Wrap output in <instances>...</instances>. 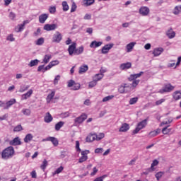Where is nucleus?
Returning <instances> with one entry per match:
<instances>
[{
    "label": "nucleus",
    "instance_id": "obj_1",
    "mask_svg": "<svg viewBox=\"0 0 181 181\" xmlns=\"http://www.w3.org/2000/svg\"><path fill=\"white\" fill-rule=\"evenodd\" d=\"M77 47V44L76 42H73L71 45L69 46L68 52L69 56H72L75 54L76 56H78V54H81L84 52V47L81 46L78 48Z\"/></svg>",
    "mask_w": 181,
    "mask_h": 181
},
{
    "label": "nucleus",
    "instance_id": "obj_2",
    "mask_svg": "<svg viewBox=\"0 0 181 181\" xmlns=\"http://www.w3.org/2000/svg\"><path fill=\"white\" fill-rule=\"evenodd\" d=\"M15 155V148L12 146H8L6 148L1 152V158L7 160V159H11Z\"/></svg>",
    "mask_w": 181,
    "mask_h": 181
},
{
    "label": "nucleus",
    "instance_id": "obj_3",
    "mask_svg": "<svg viewBox=\"0 0 181 181\" xmlns=\"http://www.w3.org/2000/svg\"><path fill=\"white\" fill-rule=\"evenodd\" d=\"M146 125H148V118L145 119L138 123L136 129L134 130H133V134H138V132H139V131H141V129H144V128H145V127H146Z\"/></svg>",
    "mask_w": 181,
    "mask_h": 181
},
{
    "label": "nucleus",
    "instance_id": "obj_4",
    "mask_svg": "<svg viewBox=\"0 0 181 181\" xmlns=\"http://www.w3.org/2000/svg\"><path fill=\"white\" fill-rule=\"evenodd\" d=\"M62 40H63V35H62L60 32L57 31L52 36V43H60Z\"/></svg>",
    "mask_w": 181,
    "mask_h": 181
},
{
    "label": "nucleus",
    "instance_id": "obj_5",
    "mask_svg": "<svg viewBox=\"0 0 181 181\" xmlns=\"http://www.w3.org/2000/svg\"><path fill=\"white\" fill-rule=\"evenodd\" d=\"M175 90V86H172L170 83H167L164 86V87L159 90L160 94H163V93H170Z\"/></svg>",
    "mask_w": 181,
    "mask_h": 181
},
{
    "label": "nucleus",
    "instance_id": "obj_6",
    "mask_svg": "<svg viewBox=\"0 0 181 181\" xmlns=\"http://www.w3.org/2000/svg\"><path fill=\"white\" fill-rule=\"evenodd\" d=\"M76 149L77 152H81V156H88V153H90L89 150H85L81 151V148H80V142L78 141H76Z\"/></svg>",
    "mask_w": 181,
    "mask_h": 181
},
{
    "label": "nucleus",
    "instance_id": "obj_7",
    "mask_svg": "<svg viewBox=\"0 0 181 181\" xmlns=\"http://www.w3.org/2000/svg\"><path fill=\"white\" fill-rule=\"evenodd\" d=\"M87 117H88L87 114L83 113L81 116H79L74 119V122L76 124H83V122L86 121V119L87 118Z\"/></svg>",
    "mask_w": 181,
    "mask_h": 181
},
{
    "label": "nucleus",
    "instance_id": "obj_8",
    "mask_svg": "<svg viewBox=\"0 0 181 181\" xmlns=\"http://www.w3.org/2000/svg\"><path fill=\"white\" fill-rule=\"evenodd\" d=\"M57 29V24H46L44 26V30H47V32H50V30H55Z\"/></svg>",
    "mask_w": 181,
    "mask_h": 181
},
{
    "label": "nucleus",
    "instance_id": "obj_9",
    "mask_svg": "<svg viewBox=\"0 0 181 181\" xmlns=\"http://www.w3.org/2000/svg\"><path fill=\"white\" fill-rule=\"evenodd\" d=\"M112 47H114V44H107L105 45L103 47H102V54H107V53H108V52H110Z\"/></svg>",
    "mask_w": 181,
    "mask_h": 181
},
{
    "label": "nucleus",
    "instance_id": "obj_10",
    "mask_svg": "<svg viewBox=\"0 0 181 181\" xmlns=\"http://www.w3.org/2000/svg\"><path fill=\"white\" fill-rule=\"evenodd\" d=\"M149 8L146 6L141 7L139 9V13L140 15H142V16H148V15H149Z\"/></svg>",
    "mask_w": 181,
    "mask_h": 181
},
{
    "label": "nucleus",
    "instance_id": "obj_11",
    "mask_svg": "<svg viewBox=\"0 0 181 181\" xmlns=\"http://www.w3.org/2000/svg\"><path fill=\"white\" fill-rule=\"evenodd\" d=\"M29 23V21H24L23 24H19L16 27V32H22L25 28V25H28Z\"/></svg>",
    "mask_w": 181,
    "mask_h": 181
},
{
    "label": "nucleus",
    "instance_id": "obj_12",
    "mask_svg": "<svg viewBox=\"0 0 181 181\" xmlns=\"http://www.w3.org/2000/svg\"><path fill=\"white\" fill-rule=\"evenodd\" d=\"M9 144L13 146H16L18 145H22V141H21V139L19 137H16L10 141Z\"/></svg>",
    "mask_w": 181,
    "mask_h": 181
},
{
    "label": "nucleus",
    "instance_id": "obj_13",
    "mask_svg": "<svg viewBox=\"0 0 181 181\" xmlns=\"http://www.w3.org/2000/svg\"><path fill=\"white\" fill-rule=\"evenodd\" d=\"M144 74V71H141L139 74H131L130 76L128 78L129 81H133V80H136V78H139L141 76Z\"/></svg>",
    "mask_w": 181,
    "mask_h": 181
},
{
    "label": "nucleus",
    "instance_id": "obj_14",
    "mask_svg": "<svg viewBox=\"0 0 181 181\" xmlns=\"http://www.w3.org/2000/svg\"><path fill=\"white\" fill-rule=\"evenodd\" d=\"M13 104H16V99L15 98L11 99L6 103V107H4V110H9V108H11Z\"/></svg>",
    "mask_w": 181,
    "mask_h": 181
},
{
    "label": "nucleus",
    "instance_id": "obj_15",
    "mask_svg": "<svg viewBox=\"0 0 181 181\" xmlns=\"http://www.w3.org/2000/svg\"><path fill=\"white\" fill-rule=\"evenodd\" d=\"M49 18V14L47 13H42L39 16V22L40 23H45L47 18Z\"/></svg>",
    "mask_w": 181,
    "mask_h": 181
},
{
    "label": "nucleus",
    "instance_id": "obj_16",
    "mask_svg": "<svg viewBox=\"0 0 181 181\" xmlns=\"http://www.w3.org/2000/svg\"><path fill=\"white\" fill-rule=\"evenodd\" d=\"M129 129V124L128 123H124L119 129V132H127Z\"/></svg>",
    "mask_w": 181,
    "mask_h": 181
},
{
    "label": "nucleus",
    "instance_id": "obj_17",
    "mask_svg": "<svg viewBox=\"0 0 181 181\" xmlns=\"http://www.w3.org/2000/svg\"><path fill=\"white\" fill-rule=\"evenodd\" d=\"M163 53V48L158 47L153 49V54H154L155 57L158 56H160Z\"/></svg>",
    "mask_w": 181,
    "mask_h": 181
},
{
    "label": "nucleus",
    "instance_id": "obj_18",
    "mask_svg": "<svg viewBox=\"0 0 181 181\" xmlns=\"http://www.w3.org/2000/svg\"><path fill=\"white\" fill-rule=\"evenodd\" d=\"M45 141H49V142L53 144L54 146H57V145H59V140H57L55 137H47Z\"/></svg>",
    "mask_w": 181,
    "mask_h": 181
},
{
    "label": "nucleus",
    "instance_id": "obj_19",
    "mask_svg": "<svg viewBox=\"0 0 181 181\" xmlns=\"http://www.w3.org/2000/svg\"><path fill=\"white\" fill-rule=\"evenodd\" d=\"M166 35L168 36V39H173L175 36H176V33L173 31V29L170 28L167 32H166Z\"/></svg>",
    "mask_w": 181,
    "mask_h": 181
},
{
    "label": "nucleus",
    "instance_id": "obj_20",
    "mask_svg": "<svg viewBox=\"0 0 181 181\" xmlns=\"http://www.w3.org/2000/svg\"><path fill=\"white\" fill-rule=\"evenodd\" d=\"M132 67V64L131 62L123 63L120 65L121 70H128Z\"/></svg>",
    "mask_w": 181,
    "mask_h": 181
},
{
    "label": "nucleus",
    "instance_id": "obj_21",
    "mask_svg": "<svg viewBox=\"0 0 181 181\" xmlns=\"http://www.w3.org/2000/svg\"><path fill=\"white\" fill-rule=\"evenodd\" d=\"M97 134H89L86 139V142H94V141H97Z\"/></svg>",
    "mask_w": 181,
    "mask_h": 181
},
{
    "label": "nucleus",
    "instance_id": "obj_22",
    "mask_svg": "<svg viewBox=\"0 0 181 181\" xmlns=\"http://www.w3.org/2000/svg\"><path fill=\"white\" fill-rule=\"evenodd\" d=\"M44 121L45 122H47V124H49L53 121V117H52L50 112H47L45 117H44Z\"/></svg>",
    "mask_w": 181,
    "mask_h": 181
},
{
    "label": "nucleus",
    "instance_id": "obj_23",
    "mask_svg": "<svg viewBox=\"0 0 181 181\" xmlns=\"http://www.w3.org/2000/svg\"><path fill=\"white\" fill-rule=\"evenodd\" d=\"M32 94H33V90L30 89L26 93L21 95V100H28Z\"/></svg>",
    "mask_w": 181,
    "mask_h": 181
},
{
    "label": "nucleus",
    "instance_id": "obj_24",
    "mask_svg": "<svg viewBox=\"0 0 181 181\" xmlns=\"http://www.w3.org/2000/svg\"><path fill=\"white\" fill-rule=\"evenodd\" d=\"M173 98L175 100V101H178V100L181 99V92L179 90L175 91L173 93Z\"/></svg>",
    "mask_w": 181,
    "mask_h": 181
},
{
    "label": "nucleus",
    "instance_id": "obj_25",
    "mask_svg": "<svg viewBox=\"0 0 181 181\" xmlns=\"http://www.w3.org/2000/svg\"><path fill=\"white\" fill-rule=\"evenodd\" d=\"M101 45H103V42H97V41H93L90 45V47L95 49L97 47H100V46H101Z\"/></svg>",
    "mask_w": 181,
    "mask_h": 181
},
{
    "label": "nucleus",
    "instance_id": "obj_26",
    "mask_svg": "<svg viewBox=\"0 0 181 181\" xmlns=\"http://www.w3.org/2000/svg\"><path fill=\"white\" fill-rule=\"evenodd\" d=\"M135 45H136V42H130L126 46L127 53L132 52V49H134Z\"/></svg>",
    "mask_w": 181,
    "mask_h": 181
},
{
    "label": "nucleus",
    "instance_id": "obj_27",
    "mask_svg": "<svg viewBox=\"0 0 181 181\" xmlns=\"http://www.w3.org/2000/svg\"><path fill=\"white\" fill-rule=\"evenodd\" d=\"M88 70V66L87 65H82L79 67L78 74H83V73H86Z\"/></svg>",
    "mask_w": 181,
    "mask_h": 181
},
{
    "label": "nucleus",
    "instance_id": "obj_28",
    "mask_svg": "<svg viewBox=\"0 0 181 181\" xmlns=\"http://www.w3.org/2000/svg\"><path fill=\"white\" fill-rule=\"evenodd\" d=\"M55 94H56V92L52 91L51 93H49L47 95V97L46 98L47 104H49V103L52 101V100H53Z\"/></svg>",
    "mask_w": 181,
    "mask_h": 181
},
{
    "label": "nucleus",
    "instance_id": "obj_29",
    "mask_svg": "<svg viewBox=\"0 0 181 181\" xmlns=\"http://www.w3.org/2000/svg\"><path fill=\"white\" fill-rule=\"evenodd\" d=\"M128 88V86H127V83H124V85H122L119 86L118 91L120 93V94H124V93H127V90H125V88Z\"/></svg>",
    "mask_w": 181,
    "mask_h": 181
},
{
    "label": "nucleus",
    "instance_id": "obj_30",
    "mask_svg": "<svg viewBox=\"0 0 181 181\" xmlns=\"http://www.w3.org/2000/svg\"><path fill=\"white\" fill-rule=\"evenodd\" d=\"M32 139H33V135H32V134H28L24 138V142L28 144V142H30Z\"/></svg>",
    "mask_w": 181,
    "mask_h": 181
},
{
    "label": "nucleus",
    "instance_id": "obj_31",
    "mask_svg": "<svg viewBox=\"0 0 181 181\" xmlns=\"http://www.w3.org/2000/svg\"><path fill=\"white\" fill-rule=\"evenodd\" d=\"M39 64L38 59L31 60L30 62L28 64L29 67H33L35 66H37Z\"/></svg>",
    "mask_w": 181,
    "mask_h": 181
},
{
    "label": "nucleus",
    "instance_id": "obj_32",
    "mask_svg": "<svg viewBox=\"0 0 181 181\" xmlns=\"http://www.w3.org/2000/svg\"><path fill=\"white\" fill-rule=\"evenodd\" d=\"M50 59H52V55H51V54H46V55L44 57L43 62H44L45 64H47V63H49V62H50Z\"/></svg>",
    "mask_w": 181,
    "mask_h": 181
},
{
    "label": "nucleus",
    "instance_id": "obj_33",
    "mask_svg": "<svg viewBox=\"0 0 181 181\" xmlns=\"http://www.w3.org/2000/svg\"><path fill=\"white\" fill-rule=\"evenodd\" d=\"M174 15H179V13H181V6H177L175 7L173 11Z\"/></svg>",
    "mask_w": 181,
    "mask_h": 181
},
{
    "label": "nucleus",
    "instance_id": "obj_34",
    "mask_svg": "<svg viewBox=\"0 0 181 181\" xmlns=\"http://www.w3.org/2000/svg\"><path fill=\"white\" fill-rule=\"evenodd\" d=\"M64 125V122H59L55 124V131H60V128H62Z\"/></svg>",
    "mask_w": 181,
    "mask_h": 181
},
{
    "label": "nucleus",
    "instance_id": "obj_35",
    "mask_svg": "<svg viewBox=\"0 0 181 181\" xmlns=\"http://www.w3.org/2000/svg\"><path fill=\"white\" fill-rule=\"evenodd\" d=\"M103 77H104V74H98L95 75L93 78L97 82V81H100V80H101V78H103Z\"/></svg>",
    "mask_w": 181,
    "mask_h": 181
},
{
    "label": "nucleus",
    "instance_id": "obj_36",
    "mask_svg": "<svg viewBox=\"0 0 181 181\" xmlns=\"http://www.w3.org/2000/svg\"><path fill=\"white\" fill-rule=\"evenodd\" d=\"M47 165H49L48 162H47V160L46 159H44L43 162H42V164L40 165V168L42 170H46V168H47Z\"/></svg>",
    "mask_w": 181,
    "mask_h": 181
},
{
    "label": "nucleus",
    "instance_id": "obj_37",
    "mask_svg": "<svg viewBox=\"0 0 181 181\" xmlns=\"http://www.w3.org/2000/svg\"><path fill=\"white\" fill-rule=\"evenodd\" d=\"M62 8H63L64 12H67V11H69V4H67V1L62 2Z\"/></svg>",
    "mask_w": 181,
    "mask_h": 181
},
{
    "label": "nucleus",
    "instance_id": "obj_38",
    "mask_svg": "<svg viewBox=\"0 0 181 181\" xmlns=\"http://www.w3.org/2000/svg\"><path fill=\"white\" fill-rule=\"evenodd\" d=\"M137 103H138V97L132 98L129 101V104L130 105H134V104H136Z\"/></svg>",
    "mask_w": 181,
    "mask_h": 181
},
{
    "label": "nucleus",
    "instance_id": "obj_39",
    "mask_svg": "<svg viewBox=\"0 0 181 181\" xmlns=\"http://www.w3.org/2000/svg\"><path fill=\"white\" fill-rule=\"evenodd\" d=\"M64 169V168L63 166H60L53 173V176H54V175H59V173H62Z\"/></svg>",
    "mask_w": 181,
    "mask_h": 181
},
{
    "label": "nucleus",
    "instance_id": "obj_40",
    "mask_svg": "<svg viewBox=\"0 0 181 181\" xmlns=\"http://www.w3.org/2000/svg\"><path fill=\"white\" fill-rule=\"evenodd\" d=\"M158 165H159V161H158V160H154L151 165V170H153V171L155 170L154 168H155V166H158Z\"/></svg>",
    "mask_w": 181,
    "mask_h": 181
},
{
    "label": "nucleus",
    "instance_id": "obj_41",
    "mask_svg": "<svg viewBox=\"0 0 181 181\" xmlns=\"http://www.w3.org/2000/svg\"><path fill=\"white\" fill-rule=\"evenodd\" d=\"M168 127H165L163 128L162 132H163V135H168V134H169L170 132V131H172V129H168Z\"/></svg>",
    "mask_w": 181,
    "mask_h": 181
},
{
    "label": "nucleus",
    "instance_id": "obj_42",
    "mask_svg": "<svg viewBox=\"0 0 181 181\" xmlns=\"http://www.w3.org/2000/svg\"><path fill=\"white\" fill-rule=\"evenodd\" d=\"M94 2H95V0H85L84 5H86V6H90V5H93Z\"/></svg>",
    "mask_w": 181,
    "mask_h": 181
},
{
    "label": "nucleus",
    "instance_id": "obj_43",
    "mask_svg": "<svg viewBox=\"0 0 181 181\" xmlns=\"http://www.w3.org/2000/svg\"><path fill=\"white\" fill-rule=\"evenodd\" d=\"M165 175L164 172L160 171L156 174V177L157 180H160V177H162Z\"/></svg>",
    "mask_w": 181,
    "mask_h": 181
},
{
    "label": "nucleus",
    "instance_id": "obj_44",
    "mask_svg": "<svg viewBox=\"0 0 181 181\" xmlns=\"http://www.w3.org/2000/svg\"><path fill=\"white\" fill-rule=\"evenodd\" d=\"M29 87H30L29 85L26 86H21L19 93H25V91H28V90H29Z\"/></svg>",
    "mask_w": 181,
    "mask_h": 181
},
{
    "label": "nucleus",
    "instance_id": "obj_45",
    "mask_svg": "<svg viewBox=\"0 0 181 181\" xmlns=\"http://www.w3.org/2000/svg\"><path fill=\"white\" fill-rule=\"evenodd\" d=\"M44 43H45V38L43 37L39 38L36 42L37 46H42V45H43Z\"/></svg>",
    "mask_w": 181,
    "mask_h": 181
},
{
    "label": "nucleus",
    "instance_id": "obj_46",
    "mask_svg": "<svg viewBox=\"0 0 181 181\" xmlns=\"http://www.w3.org/2000/svg\"><path fill=\"white\" fill-rule=\"evenodd\" d=\"M158 134H159V129L152 131L149 133V136H151L152 138H153V136H156V135H158Z\"/></svg>",
    "mask_w": 181,
    "mask_h": 181
},
{
    "label": "nucleus",
    "instance_id": "obj_47",
    "mask_svg": "<svg viewBox=\"0 0 181 181\" xmlns=\"http://www.w3.org/2000/svg\"><path fill=\"white\" fill-rule=\"evenodd\" d=\"M108 177V175H104L100 177H96L93 181H104L105 177Z\"/></svg>",
    "mask_w": 181,
    "mask_h": 181
},
{
    "label": "nucleus",
    "instance_id": "obj_48",
    "mask_svg": "<svg viewBox=\"0 0 181 181\" xmlns=\"http://www.w3.org/2000/svg\"><path fill=\"white\" fill-rule=\"evenodd\" d=\"M23 129V128L22 127V125L19 124L14 127L13 131H14V132H19L22 131Z\"/></svg>",
    "mask_w": 181,
    "mask_h": 181
},
{
    "label": "nucleus",
    "instance_id": "obj_49",
    "mask_svg": "<svg viewBox=\"0 0 181 181\" xmlns=\"http://www.w3.org/2000/svg\"><path fill=\"white\" fill-rule=\"evenodd\" d=\"M105 136V134L104 133H100L98 135L96 134V141H101Z\"/></svg>",
    "mask_w": 181,
    "mask_h": 181
},
{
    "label": "nucleus",
    "instance_id": "obj_50",
    "mask_svg": "<svg viewBox=\"0 0 181 181\" xmlns=\"http://www.w3.org/2000/svg\"><path fill=\"white\" fill-rule=\"evenodd\" d=\"M88 159V156H81V158L78 159V163H83V162H86Z\"/></svg>",
    "mask_w": 181,
    "mask_h": 181
},
{
    "label": "nucleus",
    "instance_id": "obj_51",
    "mask_svg": "<svg viewBox=\"0 0 181 181\" xmlns=\"http://www.w3.org/2000/svg\"><path fill=\"white\" fill-rule=\"evenodd\" d=\"M112 98H114V95H109V96H106L103 99V103H107V101H110V100H112Z\"/></svg>",
    "mask_w": 181,
    "mask_h": 181
},
{
    "label": "nucleus",
    "instance_id": "obj_52",
    "mask_svg": "<svg viewBox=\"0 0 181 181\" xmlns=\"http://www.w3.org/2000/svg\"><path fill=\"white\" fill-rule=\"evenodd\" d=\"M22 112H23V115L28 116L30 115L31 112H30V110H29V109H23Z\"/></svg>",
    "mask_w": 181,
    "mask_h": 181
},
{
    "label": "nucleus",
    "instance_id": "obj_53",
    "mask_svg": "<svg viewBox=\"0 0 181 181\" xmlns=\"http://www.w3.org/2000/svg\"><path fill=\"white\" fill-rule=\"evenodd\" d=\"M95 86H97V82L93 78V80L89 83V87L90 88H93V87H95Z\"/></svg>",
    "mask_w": 181,
    "mask_h": 181
},
{
    "label": "nucleus",
    "instance_id": "obj_54",
    "mask_svg": "<svg viewBox=\"0 0 181 181\" xmlns=\"http://www.w3.org/2000/svg\"><path fill=\"white\" fill-rule=\"evenodd\" d=\"M59 81H60V75H57V76H55V78L54 79V86L59 84Z\"/></svg>",
    "mask_w": 181,
    "mask_h": 181
},
{
    "label": "nucleus",
    "instance_id": "obj_55",
    "mask_svg": "<svg viewBox=\"0 0 181 181\" xmlns=\"http://www.w3.org/2000/svg\"><path fill=\"white\" fill-rule=\"evenodd\" d=\"M6 40H9V42H15V37H13V34H10L7 37Z\"/></svg>",
    "mask_w": 181,
    "mask_h": 181
},
{
    "label": "nucleus",
    "instance_id": "obj_56",
    "mask_svg": "<svg viewBox=\"0 0 181 181\" xmlns=\"http://www.w3.org/2000/svg\"><path fill=\"white\" fill-rule=\"evenodd\" d=\"M59 61L58 60H55V61H52L49 64V66L52 67L54 66H57V64H59Z\"/></svg>",
    "mask_w": 181,
    "mask_h": 181
},
{
    "label": "nucleus",
    "instance_id": "obj_57",
    "mask_svg": "<svg viewBox=\"0 0 181 181\" xmlns=\"http://www.w3.org/2000/svg\"><path fill=\"white\" fill-rule=\"evenodd\" d=\"M165 101H166L165 99H163V98L160 99L156 102V105H160L161 104H163V103H165Z\"/></svg>",
    "mask_w": 181,
    "mask_h": 181
},
{
    "label": "nucleus",
    "instance_id": "obj_58",
    "mask_svg": "<svg viewBox=\"0 0 181 181\" xmlns=\"http://www.w3.org/2000/svg\"><path fill=\"white\" fill-rule=\"evenodd\" d=\"M49 13H56V6H50L49 8Z\"/></svg>",
    "mask_w": 181,
    "mask_h": 181
},
{
    "label": "nucleus",
    "instance_id": "obj_59",
    "mask_svg": "<svg viewBox=\"0 0 181 181\" xmlns=\"http://www.w3.org/2000/svg\"><path fill=\"white\" fill-rule=\"evenodd\" d=\"M61 117H62V118H67L68 117H70V112H65L64 113H62Z\"/></svg>",
    "mask_w": 181,
    "mask_h": 181
},
{
    "label": "nucleus",
    "instance_id": "obj_60",
    "mask_svg": "<svg viewBox=\"0 0 181 181\" xmlns=\"http://www.w3.org/2000/svg\"><path fill=\"white\" fill-rule=\"evenodd\" d=\"M139 81H140L139 80H136V79L133 80V82L132 83V87L134 88L136 87V86L139 84Z\"/></svg>",
    "mask_w": 181,
    "mask_h": 181
},
{
    "label": "nucleus",
    "instance_id": "obj_61",
    "mask_svg": "<svg viewBox=\"0 0 181 181\" xmlns=\"http://www.w3.org/2000/svg\"><path fill=\"white\" fill-rule=\"evenodd\" d=\"M98 172V169H97V167H94L93 169V172L90 173V176H95Z\"/></svg>",
    "mask_w": 181,
    "mask_h": 181
},
{
    "label": "nucleus",
    "instance_id": "obj_62",
    "mask_svg": "<svg viewBox=\"0 0 181 181\" xmlns=\"http://www.w3.org/2000/svg\"><path fill=\"white\" fill-rule=\"evenodd\" d=\"M76 84V82L73 80H70L69 82H68V87H74V85Z\"/></svg>",
    "mask_w": 181,
    "mask_h": 181
},
{
    "label": "nucleus",
    "instance_id": "obj_63",
    "mask_svg": "<svg viewBox=\"0 0 181 181\" xmlns=\"http://www.w3.org/2000/svg\"><path fill=\"white\" fill-rule=\"evenodd\" d=\"M103 148H98L95 149V153H103Z\"/></svg>",
    "mask_w": 181,
    "mask_h": 181
},
{
    "label": "nucleus",
    "instance_id": "obj_64",
    "mask_svg": "<svg viewBox=\"0 0 181 181\" xmlns=\"http://www.w3.org/2000/svg\"><path fill=\"white\" fill-rule=\"evenodd\" d=\"M79 88H80V85H79V83H75V84L74 85V86L72 87V90H78Z\"/></svg>",
    "mask_w": 181,
    "mask_h": 181
}]
</instances>
